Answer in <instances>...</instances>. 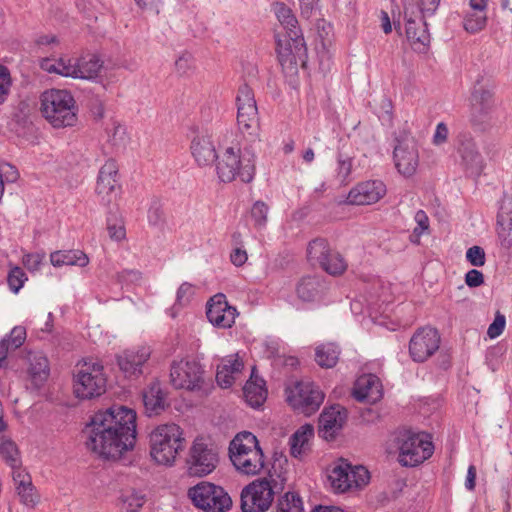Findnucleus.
Masks as SVG:
<instances>
[{"label":"nucleus","instance_id":"obj_2","mask_svg":"<svg viewBox=\"0 0 512 512\" xmlns=\"http://www.w3.org/2000/svg\"><path fill=\"white\" fill-rule=\"evenodd\" d=\"M274 13L286 30L284 39L277 40L278 60L284 71L296 73L299 63H304L307 48L298 20L292 9L282 2H277L273 7Z\"/></svg>","mask_w":512,"mask_h":512},{"label":"nucleus","instance_id":"obj_26","mask_svg":"<svg viewBox=\"0 0 512 512\" xmlns=\"http://www.w3.org/2000/svg\"><path fill=\"white\" fill-rule=\"evenodd\" d=\"M459 154L466 172L471 176H479L484 167V160L475 142L471 139L463 140L459 147Z\"/></svg>","mask_w":512,"mask_h":512},{"label":"nucleus","instance_id":"obj_35","mask_svg":"<svg viewBox=\"0 0 512 512\" xmlns=\"http://www.w3.org/2000/svg\"><path fill=\"white\" fill-rule=\"evenodd\" d=\"M26 339V331L23 327L17 326L10 334L0 341V368L6 366V357L10 351L19 348Z\"/></svg>","mask_w":512,"mask_h":512},{"label":"nucleus","instance_id":"obj_47","mask_svg":"<svg viewBox=\"0 0 512 512\" xmlns=\"http://www.w3.org/2000/svg\"><path fill=\"white\" fill-rule=\"evenodd\" d=\"M17 495L20 498V502L29 508H34L39 502V495L33 483L25 485L24 487H16Z\"/></svg>","mask_w":512,"mask_h":512},{"label":"nucleus","instance_id":"obj_7","mask_svg":"<svg viewBox=\"0 0 512 512\" xmlns=\"http://www.w3.org/2000/svg\"><path fill=\"white\" fill-rule=\"evenodd\" d=\"M399 451L398 462L404 467H415L430 458L434 451L431 437L423 432L399 431L395 437Z\"/></svg>","mask_w":512,"mask_h":512},{"label":"nucleus","instance_id":"obj_25","mask_svg":"<svg viewBox=\"0 0 512 512\" xmlns=\"http://www.w3.org/2000/svg\"><path fill=\"white\" fill-rule=\"evenodd\" d=\"M353 396L360 402L374 403L378 401L382 397L378 378L371 374L359 377L353 388Z\"/></svg>","mask_w":512,"mask_h":512},{"label":"nucleus","instance_id":"obj_44","mask_svg":"<svg viewBox=\"0 0 512 512\" xmlns=\"http://www.w3.org/2000/svg\"><path fill=\"white\" fill-rule=\"evenodd\" d=\"M322 268L331 275H340L346 268L347 263L340 253L331 251L325 262H322Z\"/></svg>","mask_w":512,"mask_h":512},{"label":"nucleus","instance_id":"obj_58","mask_svg":"<svg viewBox=\"0 0 512 512\" xmlns=\"http://www.w3.org/2000/svg\"><path fill=\"white\" fill-rule=\"evenodd\" d=\"M465 283L472 288L479 287L484 283V275L479 270L471 269L465 275Z\"/></svg>","mask_w":512,"mask_h":512},{"label":"nucleus","instance_id":"obj_63","mask_svg":"<svg viewBox=\"0 0 512 512\" xmlns=\"http://www.w3.org/2000/svg\"><path fill=\"white\" fill-rule=\"evenodd\" d=\"M449 134L448 127L445 123L440 122L436 126V130L433 136V143L435 145H441L447 141Z\"/></svg>","mask_w":512,"mask_h":512},{"label":"nucleus","instance_id":"obj_4","mask_svg":"<svg viewBox=\"0 0 512 512\" xmlns=\"http://www.w3.org/2000/svg\"><path fill=\"white\" fill-rule=\"evenodd\" d=\"M234 467L245 475H257L264 468V454L257 437L248 431L238 433L229 445Z\"/></svg>","mask_w":512,"mask_h":512},{"label":"nucleus","instance_id":"obj_49","mask_svg":"<svg viewBox=\"0 0 512 512\" xmlns=\"http://www.w3.org/2000/svg\"><path fill=\"white\" fill-rule=\"evenodd\" d=\"M195 294V286L189 282H183L176 293V304L183 307L189 304Z\"/></svg>","mask_w":512,"mask_h":512},{"label":"nucleus","instance_id":"obj_51","mask_svg":"<svg viewBox=\"0 0 512 512\" xmlns=\"http://www.w3.org/2000/svg\"><path fill=\"white\" fill-rule=\"evenodd\" d=\"M467 261L475 267H481L486 262V254L482 247L472 246L466 251Z\"/></svg>","mask_w":512,"mask_h":512},{"label":"nucleus","instance_id":"obj_32","mask_svg":"<svg viewBox=\"0 0 512 512\" xmlns=\"http://www.w3.org/2000/svg\"><path fill=\"white\" fill-rule=\"evenodd\" d=\"M50 261L55 267L64 265L85 267L89 263V258L81 250H58L50 254Z\"/></svg>","mask_w":512,"mask_h":512},{"label":"nucleus","instance_id":"obj_60","mask_svg":"<svg viewBox=\"0 0 512 512\" xmlns=\"http://www.w3.org/2000/svg\"><path fill=\"white\" fill-rule=\"evenodd\" d=\"M175 67L179 74H187L192 68V56L190 54L180 56L175 62Z\"/></svg>","mask_w":512,"mask_h":512},{"label":"nucleus","instance_id":"obj_17","mask_svg":"<svg viewBox=\"0 0 512 512\" xmlns=\"http://www.w3.org/2000/svg\"><path fill=\"white\" fill-rule=\"evenodd\" d=\"M470 122L480 130H484L492 119L494 107L493 93L483 87H475L470 99Z\"/></svg>","mask_w":512,"mask_h":512},{"label":"nucleus","instance_id":"obj_55","mask_svg":"<svg viewBox=\"0 0 512 512\" xmlns=\"http://www.w3.org/2000/svg\"><path fill=\"white\" fill-rule=\"evenodd\" d=\"M12 477L15 483V488L24 487L25 485L32 483L31 476L26 471L21 469L19 464H17L15 468H12Z\"/></svg>","mask_w":512,"mask_h":512},{"label":"nucleus","instance_id":"obj_62","mask_svg":"<svg viewBox=\"0 0 512 512\" xmlns=\"http://www.w3.org/2000/svg\"><path fill=\"white\" fill-rule=\"evenodd\" d=\"M414 218L418 227L414 229L413 233L416 235H420L429 227L428 216L423 210H418Z\"/></svg>","mask_w":512,"mask_h":512},{"label":"nucleus","instance_id":"obj_10","mask_svg":"<svg viewBox=\"0 0 512 512\" xmlns=\"http://www.w3.org/2000/svg\"><path fill=\"white\" fill-rule=\"evenodd\" d=\"M193 504L204 512H226L232 499L223 487L211 482H200L188 491Z\"/></svg>","mask_w":512,"mask_h":512},{"label":"nucleus","instance_id":"obj_37","mask_svg":"<svg viewBox=\"0 0 512 512\" xmlns=\"http://www.w3.org/2000/svg\"><path fill=\"white\" fill-rule=\"evenodd\" d=\"M146 502V495L134 488H128L121 491L118 500L120 512H138Z\"/></svg>","mask_w":512,"mask_h":512},{"label":"nucleus","instance_id":"obj_52","mask_svg":"<svg viewBox=\"0 0 512 512\" xmlns=\"http://www.w3.org/2000/svg\"><path fill=\"white\" fill-rule=\"evenodd\" d=\"M352 158L344 156L341 152L337 156V176L341 182H344L351 173L352 170Z\"/></svg>","mask_w":512,"mask_h":512},{"label":"nucleus","instance_id":"obj_38","mask_svg":"<svg viewBox=\"0 0 512 512\" xmlns=\"http://www.w3.org/2000/svg\"><path fill=\"white\" fill-rule=\"evenodd\" d=\"M324 289L322 281L318 277H304L297 285L298 297L305 301L311 302L316 300Z\"/></svg>","mask_w":512,"mask_h":512},{"label":"nucleus","instance_id":"obj_48","mask_svg":"<svg viewBox=\"0 0 512 512\" xmlns=\"http://www.w3.org/2000/svg\"><path fill=\"white\" fill-rule=\"evenodd\" d=\"M0 455L4 458L6 463L11 467L15 468L19 464L18 460V449L16 444L11 440H4L0 444Z\"/></svg>","mask_w":512,"mask_h":512},{"label":"nucleus","instance_id":"obj_53","mask_svg":"<svg viewBox=\"0 0 512 512\" xmlns=\"http://www.w3.org/2000/svg\"><path fill=\"white\" fill-rule=\"evenodd\" d=\"M254 103H256V100L252 88L246 83L242 84L238 89L236 97L237 108L242 105H250Z\"/></svg>","mask_w":512,"mask_h":512},{"label":"nucleus","instance_id":"obj_3","mask_svg":"<svg viewBox=\"0 0 512 512\" xmlns=\"http://www.w3.org/2000/svg\"><path fill=\"white\" fill-rule=\"evenodd\" d=\"M41 112L54 128L72 127L78 121V107L67 90L51 89L42 93Z\"/></svg>","mask_w":512,"mask_h":512},{"label":"nucleus","instance_id":"obj_5","mask_svg":"<svg viewBox=\"0 0 512 512\" xmlns=\"http://www.w3.org/2000/svg\"><path fill=\"white\" fill-rule=\"evenodd\" d=\"M285 482L281 475L269 474L245 486L240 495L242 512H266L274 496L284 490Z\"/></svg>","mask_w":512,"mask_h":512},{"label":"nucleus","instance_id":"obj_43","mask_svg":"<svg viewBox=\"0 0 512 512\" xmlns=\"http://www.w3.org/2000/svg\"><path fill=\"white\" fill-rule=\"evenodd\" d=\"M237 123L240 131L244 135L256 138L259 132L258 115L247 116L246 113H237Z\"/></svg>","mask_w":512,"mask_h":512},{"label":"nucleus","instance_id":"obj_41","mask_svg":"<svg viewBox=\"0 0 512 512\" xmlns=\"http://www.w3.org/2000/svg\"><path fill=\"white\" fill-rule=\"evenodd\" d=\"M328 242L323 238H316L312 240L307 247V256L310 261H316L322 267V262H325L331 253Z\"/></svg>","mask_w":512,"mask_h":512},{"label":"nucleus","instance_id":"obj_64","mask_svg":"<svg viewBox=\"0 0 512 512\" xmlns=\"http://www.w3.org/2000/svg\"><path fill=\"white\" fill-rule=\"evenodd\" d=\"M319 0H299L302 17L309 19L317 9Z\"/></svg>","mask_w":512,"mask_h":512},{"label":"nucleus","instance_id":"obj_39","mask_svg":"<svg viewBox=\"0 0 512 512\" xmlns=\"http://www.w3.org/2000/svg\"><path fill=\"white\" fill-rule=\"evenodd\" d=\"M340 350L333 343L323 344L315 350V361L323 368H332L338 362Z\"/></svg>","mask_w":512,"mask_h":512},{"label":"nucleus","instance_id":"obj_33","mask_svg":"<svg viewBox=\"0 0 512 512\" xmlns=\"http://www.w3.org/2000/svg\"><path fill=\"white\" fill-rule=\"evenodd\" d=\"M314 435V428L310 424L301 426L290 438V451L292 456L301 458L309 449V441Z\"/></svg>","mask_w":512,"mask_h":512},{"label":"nucleus","instance_id":"obj_19","mask_svg":"<svg viewBox=\"0 0 512 512\" xmlns=\"http://www.w3.org/2000/svg\"><path fill=\"white\" fill-rule=\"evenodd\" d=\"M151 356L149 346L126 349L116 356L119 369L127 378H137L143 374V368Z\"/></svg>","mask_w":512,"mask_h":512},{"label":"nucleus","instance_id":"obj_34","mask_svg":"<svg viewBox=\"0 0 512 512\" xmlns=\"http://www.w3.org/2000/svg\"><path fill=\"white\" fill-rule=\"evenodd\" d=\"M264 380L254 377L252 374L243 388V393L247 403L251 407H260L267 397V390L264 387Z\"/></svg>","mask_w":512,"mask_h":512},{"label":"nucleus","instance_id":"obj_16","mask_svg":"<svg viewBox=\"0 0 512 512\" xmlns=\"http://www.w3.org/2000/svg\"><path fill=\"white\" fill-rule=\"evenodd\" d=\"M118 170V165L113 159L107 160L99 170L96 194L105 206L116 203L118 199L121 189Z\"/></svg>","mask_w":512,"mask_h":512},{"label":"nucleus","instance_id":"obj_12","mask_svg":"<svg viewBox=\"0 0 512 512\" xmlns=\"http://www.w3.org/2000/svg\"><path fill=\"white\" fill-rule=\"evenodd\" d=\"M286 392L289 405L305 416L315 413L324 400V393L312 382H297Z\"/></svg>","mask_w":512,"mask_h":512},{"label":"nucleus","instance_id":"obj_40","mask_svg":"<svg viewBox=\"0 0 512 512\" xmlns=\"http://www.w3.org/2000/svg\"><path fill=\"white\" fill-rule=\"evenodd\" d=\"M272 512H304L302 498L295 492H286L278 498Z\"/></svg>","mask_w":512,"mask_h":512},{"label":"nucleus","instance_id":"obj_14","mask_svg":"<svg viewBox=\"0 0 512 512\" xmlns=\"http://www.w3.org/2000/svg\"><path fill=\"white\" fill-rule=\"evenodd\" d=\"M170 382L176 389H200L203 383L201 365L194 360L174 361L170 369Z\"/></svg>","mask_w":512,"mask_h":512},{"label":"nucleus","instance_id":"obj_11","mask_svg":"<svg viewBox=\"0 0 512 512\" xmlns=\"http://www.w3.org/2000/svg\"><path fill=\"white\" fill-rule=\"evenodd\" d=\"M368 470L361 466H352L347 460L339 459L331 467L328 480L334 492L344 493L354 487H361L369 482Z\"/></svg>","mask_w":512,"mask_h":512},{"label":"nucleus","instance_id":"obj_22","mask_svg":"<svg viewBox=\"0 0 512 512\" xmlns=\"http://www.w3.org/2000/svg\"><path fill=\"white\" fill-rule=\"evenodd\" d=\"M347 419V410L340 405L324 409L319 417V433L325 439L334 438Z\"/></svg>","mask_w":512,"mask_h":512},{"label":"nucleus","instance_id":"obj_21","mask_svg":"<svg viewBox=\"0 0 512 512\" xmlns=\"http://www.w3.org/2000/svg\"><path fill=\"white\" fill-rule=\"evenodd\" d=\"M386 185L380 180H368L358 183L347 196V202L353 205H371L386 194Z\"/></svg>","mask_w":512,"mask_h":512},{"label":"nucleus","instance_id":"obj_46","mask_svg":"<svg viewBox=\"0 0 512 512\" xmlns=\"http://www.w3.org/2000/svg\"><path fill=\"white\" fill-rule=\"evenodd\" d=\"M268 212H269V207L265 202L256 201L253 204V206L250 210V216H251L252 220L254 221L255 228L262 229L266 226Z\"/></svg>","mask_w":512,"mask_h":512},{"label":"nucleus","instance_id":"obj_20","mask_svg":"<svg viewBox=\"0 0 512 512\" xmlns=\"http://www.w3.org/2000/svg\"><path fill=\"white\" fill-rule=\"evenodd\" d=\"M235 307L230 306L226 296L218 293L211 297L206 305V316L209 322L219 328H230L237 316Z\"/></svg>","mask_w":512,"mask_h":512},{"label":"nucleus","instance_id":"obj_42","mask_svg":"<svg viewBox=\"0 0 512 512\" xmlns=\"http://www.w3.org/2000/svg\"><path fill=\"white\" fill-rule=\"evenodd\" d=\"M487 23V12L466 11L463 19L464 29L471 34L483 30Z\"/></svg>","mask_w":512,"mask_h":512},{"label":"nucleus","instance_id":"obj_57","mask_svg":"<svg viewBox=\"0 0 512 512\" xmlns=\"http://www.w3.org/2000/svg\"><path fill=\"white\" fill-rule=\"evenodd\" d=\"M439 4L440 0H419L418 8L420 15L423 18L432 16L438 9Z\"/></svg>","mask_w":512,"mask_h":512},{"label":"nucleus","instance_id":"obj_30","mask_svg":"<svg viewBox=\"0 0 512 512\" xmlns=\"http://www.w3.org/2000/svg\"><path fill=\"white\" fill-rule=\"evenodd\" d=\"M243 362L237 354L222 359L217 367L216 381L222 388H229L243 369Z\"/></svg>","mask_w":512,"mask_h":512},{"label":"nucleus","instance_id":"obj_15","mask_svg":"<svg viewBox=\"0 0 512 512\" xmlns=\"http://www.w3.org/2000/svg\"><path fill=\"white\" fill-rule=\"evenodd\" d=\"M440 342L441 338L437 329L419 328L409 341V355L415 362H425L439 349Z\"/></svg>","mask_w":512,"mask_h":512},{"label":"nucleus","instance_id":"obj_9","mask_svg":"<svg viewBox=\"0 0 512 512\" xmlns=\"http://www.w3.org/2000/svg\"><path fill=\"white\" fill-rule=\"evenodd\" d=\"M216 159L218 160L216 171L222 182L229 183L237 177L244 183L252 181L255 171L253 156L242 157L240 149L235 150L234 147H228Z\"/></svg>","mask_w":512,"mask_h":512},{"label":"nucleus","instance_id":"obj_1","mask_svg":"<svg viewBox=\"0 0 512 512\" xmlns=\"http://www.w3.org/2000/svg\"><path fill=\"white\" fill-rule=\"evenodd\" d=\"M86 446L104 459H119L136 443V412L113 405L96 412L83 429Z\"/></svg>","mask_w":512,"mask_h":512},{"label":"nucleus","instance_id":"obj_18","mask_svg":"<svg viewBox=\"0 0 512 512\" xmlns=\"http://www.w3.org/2000/svg\"><path fill=\"white\" fill-rule=\"evenodd\" d=\"M393 160L400 174L406 177L412 176L419 165V152L415 139L412 137L397 139Z\"/></svg>","mask_w":512,"mask_h":512},{"label":"nucleus","instance_id":"obj_56","mask_svg":"<svg viewBox=\"0 0 512 512\" xmlns=\"http://www.w3.org/2000/svg\"><path fill=\"white\" fill-rule=\"evenodd\" d=\"M505 323H506V321H505L504 315H501L498 313L495 316L494 321L488 327V330H487L488 336L493 339V338H496L499 335H501L505 328Z\"/></svg>","mask_w":512,"mask_h":512},{"label":"nucleus","instance_id":"obj_59","mask_svg":"<svg viewBox=\"0 0 512 512\" xmlns=\"http://www.w3.org/2000/svg\"><path fill=\"white\" fill-rule=\"evenodd\" d=\"M116 279L119 283H136L141 279V273L138 270H123L117 273Z\"/></svg>","mask_w":512,"mask_h":512},{"label":"nucleus","instance_id":"obj_6","mask_svg":"<svg viewBox=\"0 0 512 512\" xmlns=\"http://www.w3.org/2000/svg\"><path fill=\"white\" fill-rule=\"evenodd\" d=\"M150 455L155 462L172 465L185 447L182 429L174 424H163L150 433Z\"/></svg>","mask_w":512,"mask_h":512},{"label":"nucleus","instance_id":"obj_29","mask_svg":"<svg viewBox=\"0 0 512 512\" xmlns=\"http://www.w3.org/2000/svg\"><path fill=\"white\" fill-rule=\"evenodd\" d=\"M73 66L76 70V75H73V78L92 80L98 77L103 67V61L98 55L88 53L73 59Z\"/></svg>","mask_w":512,"mask_h":512},{"label":"nucleus","instance_id":"obj_36","mask_svg":"<svg viewBox=\"0 0 512 512\" xmlns=\"http://www.w3.org/2000/svg\"><path fill=\"white\" fill-rule=\"evenodd\" d=\"M40 68L48 73H55L63 77H71L76 75L75 67L73 66V58L60 57L57 60L50 58H43L40 60Z\"/></svg>","mask_w":512,"mask_h":512},{"label":"nucleus","instance_id":"obj_50","mask_svg":"<svg viewBox=\"0 0 512 512\" xmlns=\"http://www.w3.org/2000/svg\"><path fill=\"white\" fill-rule=\"evenodd\" d=\"M26 279L25 272L20 267H15L9 272L7 281L10 289L17 293Z\"/></svg>","mask_w":512,"mask_h":512},{"label":"nucleus","instance_id":"obj_28","mask_svg":"<svg viewBox=\"0 0 512 512\" xmlns=\"http://www.w3.org/2000/svg\"><path fill=\"white\" fill-rule=\"evenodd\" d=\"M28 375L31 382L37 388L41 387L50 375V367L47 357L42 352H29Z\"/></svg>","mask_w":512,"mask_h":512},{"label":"nucleus","instance_id":"obj_24","mask_svg":"<svg viewBox=\"0 0 512 512\" xmlns=\"http://www.w3.org/2000/svg\"><path fill=\"white\" fill-rule=\"evenodd\" d=\"M497 235L502 247H512V198L504 197L497 215Z\"/></svg>","mask_w":512,"mask_h":512},{"label":"nucleus","instance_id":"obj_8","mask_svg":"<svg viewBox=\"0 0 512 512\" xmlns=\"http://www.w3.org/2000/svg\"><path fill=\"white\" fill-rule=\"evenodd\" d=\"M73 375V390L77 398L87 400L105 393L107 377L100 363L92 360L78 363Z\"/></svg>","mask_w":512,"mask_h":512},{"label":"nucleus","instance_id":"obj_27","mask_svg":"<svg viewBox=\"0 0 512 512\" xmlns=\"http://www.w3.org/2000/svg\"><path fill=\"white\" fill-rule=\"evenodd\" d=\"M191 151L197 163L202 166L213 163L217 158L215 146L208 134H197L192 140Z\"/></svg>","mask_w":512,"mask_h":512},{"label":"nucleus","instance_id":"obj_45","mask_svg":"<svg viewBox=\"0 0 512 512\" xmlns=\"http://www.w3.org/2000/svg\"><path fill=\"white\" fill-rule=\"evenodd\" d=\"M107 230L109 237L114 241H121L126 237L123 220L117 217V213L110 212L107 217Z\"/></svg>","mask_w":512,"mask_h":512},{"label":"nucleus","instance_id":"obj_31","mask_svg":"<svg viewBox=\"0 0 512 512\" xmlns=\"http://www.w3.org/2000/svg\"><path fill=\"white\" fill-rule=\"evenodd\" d=\"M143 404L149 416L158 415L164 410L165 398L159 383L154 382L144 390Z\"/></svg>","mask_w":512,"mask_h":512},{"label":"nucleus","instance_id":"obj_54","mask_svg":"<svg viewBox=\"0 0 512 512\" xmlns=\"http://www.w3.org/2000/svg\"><path fill=\"white\" fill-rule=\"evenodd\" d=\"M10 87V73L9 70L0 65V104H2L8 94Z\"/></svg>","mask_w":512,"mask_h":512},{"label":"nucleus","instance_id":"obj_13","mask_svg":"<svg viewBox=\"0 0 512 512\" xmlns=\"http://www.w3.org/2000/svg\"><path fill=\"white\" fill-rule=\"evenodd\" d=\"M219 462L217 447L197 438L190 448L187 460L188 472L191 476L203 477L215 470Z\"/></svg>","mask_w":512,"mask_h":512},{"label":"nucleus","instance_id":"obj_23","mask_svg":"<svg viewBox=\"0 0 512 512\" xmlns=\"http://www.w3.org/2000/svg\"><path fill=\"white\" fill-rule=\"evenodd\" d=\"M404 14L406 18V35L407 38L413 43H419L423 46H427L430 42V35L427 28L426 18L419 16L417 23V17L413 18L414 6L409 5L404 7Z\"/></svg>","mask_w":512,"mask_h":512},{"label":"nucleus","instance_id":"obj_61","mask_svg":"<svg viewBox=\"0 0 512 512\" xmlns=\"http://www.w3.org/2000/svg\"><path fill=\"white\" fill-rule=\"evenodd\" d=\"M0 171L3 173L2 179H4V183H14L19 178L18 170L10 164H4L0 166Z\"/></svg>","mask_w":512,"mask_h":512}]
</instances>
